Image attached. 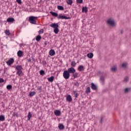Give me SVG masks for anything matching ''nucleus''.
<instances>
[{
    "label": "nucleus",
    "mask_w": 131,
    "mask_h": 131,
    "mask_svg": "<svg viewBox=\"0 0 131 131\" xmlns=\"http://www.w3.org/2000/svg\"><path fill=\"white\" fill-rule=\"evenodd\" d=\"M17 56L18 57H23V52L21 50H19L17 52Z\"/></svg>",
    "instance_id": "nucleus-14"
},
{
    "label": "nucleus",
    "mask_w": 131,
    "mask_h": 131,
    "mask_svg": "<svg viewBox=\"0 0 131 131\" xmlns=\"http://www.w3.org/2000/svg\"><path fill=\"white\" fill-rule=\"evenodd\" d=\"M63 77L64 78V79H69L70 78V74L69 73V72H68L67 70H65L63 72Z\"/></svg>",
    "instance_id": "nucleus-4"
},
{
    "label": "nucleus",
    "mask_w": 131,
    "mask_h": 131,
    "mask_svg": "<svg viewBox=\"0 0 131 131\" xmlns=\"http://www.w3.org/2000/svg\"><path fill=\"white\" fill-rule=\"evenodd\" d=\"M104 118H105L104 117H103V116L101 117V119H100V120L99 121V122H100V123H101V124H102V123H103V122H104Z\"/></svg>",
    "instance_id": "nucleus-32"
},
{
    "label": "nucleus",
    "mask_w": 131,
    "mask_h": 131,
    "mask_svg": "<svg viewBox=\"0 0 131 131\" xmlns=\"http://www.w3.org/2000/svg\"><path fill=\"white\" fill-rule=\"evenodd\" d=\"M73 77H74V78H77V77H78V73H74L73 74Z\"/></svg>",
    "instance_id": "nucleus-28"
},
{
    "label": "nucleus",
    "mask_w": 131,
    "mask_h": 131,
    "mask_svg": "<svg viewBox=\"0 0 131 131\" xmlns=\"http://www.w3.org/2000/svg\"><path fill=\"white\" fill-rule=\"evenodd\" d=\"M71 67L74 68V67H75V66H76V62H75V61H73L71 62Z\"/></svg>",
    "instance_id": "nucleus-23"
},
{
    "label": "nucleus",
    "mask_w": 131,
    "mask_h": 131,
    "mask_svg": "<svg viewBox=\"0 0 131 131\" xmlns=\"http://www.w3.org/2000/svg\"><path fill=\"white\" fill-rule=\"evenodd\" d=\"M22 69H23V68H22V66H17L15 67V70L16 71V74L18 75V76H23L24 73L22 71Z\"/></svg>",
    "instance_id": "nucleus-1"
},
{
    "label": "nucleus",
    "mask_w": 131,
    "mask_h": 131,
    "mask_svg": "<svg viewBox=\"0 0 131 131\" xmlns=\"http://www.w3.org/2000/svg\"><path fill=\"white\" fill-rule=\"evenodd\" d=\"M107 23L108 24V25H110V26H112V27H115V26H116L115 21H114V19L112 18H109L107 19Z\"/></svg>",
    "instance_id": "nucleus-3"
},
{
    "label": "nucleus",
    "mask_w": 131,
    "mask_h": 131,
    "mask_svg": "<svg viewBox=\"0 0 131 131\" xmlns=\"http://www.w3.org/2000/svg\"><path fill=\"white\" fill-rule=\"evenodd\" d=\"M5 80H4V79L3 78H0V83H2L3 82H4Z\"/></svg>",
    "instance_id": "nucleus-43"
},
{
    "label": "nucleus",
    "mask_w": 131,
    "mask_h": 131,
    "mask_svg": "<svg viewBox=\"0 0 131 131\" xmlns=\"http://www.w3.org/2000/svg\"><path fill=\"white\" fill-rule=\"evenodd\" d=\"M37 91H41V86H39L37 88Z\"/></svg>",
    "instance_id": "nucleus-46"
},
{
    "label": "nucleus",
    "mask_w": 131,
    "mask_h": 131,
    "mask_svg": "<svg viewBox=\"0 0 131 131\" xmlns=\"http://www.w3.org/2000/svg\"><path fill=\"white\" fill-rule=\"evenodd\" d=\"M13 116H15V115H13Z\"/></svg>",
    "instance_id": "nucleus-50"
},
{
    "label": "nucleus",
    "mask_w": 131,
    "mask_h": 131,
    "mask_svg": "<svg viewBox=\"0 0 131 131\" xmlns=\"http://www.w3.org/2000/svg\"><path fill=\"white\" fill-rule=\"evenodd\" d=\"M54 76H51V77H49V78H48V81H49L50 82H53V81H54Z\"/></svg>",
    "instance_id": "nucleus-17"
},
{
    "label": "nucleus",
    "mask_w": 131,
    "mask_h": 131,
    "mask_svg": "<svg viewBox=\"0 0 131 131\" xmlns=\"http://www.w3.org/2000/svg\"><path fill=\"white\" fill-rule=\"evenodd\" d=\"M122 67L124 69H125V68H126V67H127V63L126 62L123 63L122 64Z\"/></svg>",
    "instance_id": "nucleus-25"
},
{
    "label": "nucleus",
    "mask_w": 131,
    "mask_h": 131,
    "mask_svg": "<svg viewBox=\"0 0 131 131\" xmlns=\"http://www.w3.org/2000/svg\"><path fill=\"white\" fill-rule=\"evenodd\" d=\"M67 101L68 102H72V97H71V95H68L67 97Z\"/></svg>",
    "instance_id": "nucleus-15"
},
{
    "label": "nucleus",
    "mask_w": 131,
    "mask_h": 131,
    "mask_svg": "<svg viewBox=\"0 0 131 131\" xmlns=\"http://www.w3.org/2000/svg\"><path fill=\"white\" fill-rule=\"evenodd\" d=\"M100 80H101V81H104V80H105V78L103 77H101L100 78Z\"/></svg>",
    "instance_id": "nucleus-44"
},
{
    "label": "nucleus",
    "mask_w": 131,
    "mask_h": 131,
    "mask_svg": "<svg viewBox=\"0 0 131 131\" xmlns=\"http://www.w3.org/2000/svg\"><path fill=\"white\" fill-rule=\"evenodd\" d=\"M41 39V36L38 35L36 37V41H39Z\"/></svg>",
    "instance_id": "nucleus-24"
},
{
    "label": "nucleus",
    "mask_w": 131,
    "mask_h": 131,
    "mask_svg": "<svg viewBox=\"0 0 131 131\" xmlns=\"http://www.w3.org/2000/svg\"><path fill=\"white\" fill-rule=\"evenodd\" d=\"M128 79H129V78H128V77H125L124 79V80H123V82H127V81H128Z\"/></svg>",
    "instance_id": "nucleus-33"
},
{
    "label": "nucleus",
    "mask_w": 131,
    "mask_h": 131,
    "mask_svg": "<svg viewBox=\"0 0 131 131\" xmlns=\"http://www.w3.org/2000/svg\"><path fill=\"white\" fill-rule=\"evenodd\" d=\"M38 18V17L37 16H31L29 17V21L31 24L36 25V24H37L36 20Z\"/></svg>",
    "instance_id": "nucleus-2"
},
{
    "label": "nucleus",
    "mask_w": 131,
    "mask_h": 131,
    "mask_svg": "<svg viewBox=\"0 0 131 131\" xmlns=\"http://www.w3.org/2000/svg\"><path fill=\"white\" fill-rule=\"evenodd\" d=\"M0 121H5V116L4 115L0 116Z\"/></svg>",
    "instance_id": "nucleus-31"
},
{
    "label": "nucleus",
    "mask_w": 131,
    "mask_h": 131,
    "mask_svg": "<svg viewBox=\"0 0 131 131\" xmlns=\"http://www.w3.org/2000/svg\"><path fill=\"white\" fill-rule=\"evenodd\" d=\"M58 10H59L60 11H64V7L62 6H57Z\"/></svg>",
    "instance_id": "nucleus-27"
},
{
    "label": "nucleus",
    "mask_w": 131,
    "mask_h": 131,
    "mask_svg": "<svg viewBox=\"0 0 131 131\" xmlns=\"http://www.w3.org/2000/svg\"><path fill=\"white\" fill-rule=\"evenodd\" d=\"M14 21H15V19L12 17H9L7 19V22H8V23H13Z\"/></svg>",
    "instance_id": "nucleus-11"
},
{
    "label": "nucleus",
    "mask_w": 131,
    "mask_h": 131,
    "mask_svg": "<svg viewBox=\"0 0 131 131\" xmlns=\"http://www.w3.org/2000/svg\"><path fill=\"white\" fill-rule=\"evenodd\" d=\"M27 117H28V120H29L30 118L32 117V115H31V113L30 112L28 113Z\"/></svg>",
    "instance_id": "nucleus-29"
},
{
    "label": "nucleus",
    "mask_w": 131,
    "mask_h": 131,
    "mask_svg": "<svg viewBox=\"0 0 131 131\" xmlns=\"http://www.w3.org/2000/svg\"><path fill=\"white\" fill-rule=\"evenodd\" d=\"M116 69H117V68L116 67V66H114L111 68V70L112 71H113V72H114L115 71H116Z\"/></svg>",
    "instance_id": "nucleus-35"
},
{
    "label": "nucleus",
    "mask_w": 131,
    "mask_h": 131,
    "mask_svg": "<svg viewBox=\"0 0 131 131\" xmlns=\"http://www.w3.org/2000/svg\"><path fill=\"white\" fill-rule=\"evenodd\" d=\"M50 13L53 16V17H58V13L53 11H51Z\"/></svg>",
    "instance_id": "nucleus-22"
},
{
    "label": "nucleus",
    "mask_w": 131,
    "mask_h": 131,
    "mask_svg": "<svg viewBox=\"0 0 131 131\" xmlns=\"http://www.w3.org/2000/svg\"><path fill=\"white\" fill-rule=\"evenodd\" d=\"M78 4H82L83 3V0H76Z\"/></svg>",
    "instance_id": "nucleus-40"
},
{
    "label": "nucleus",
    "mask_w": 131,
    "mask_h": 131,
    "mask_svg": "<svg viewBox=\"0 0 131 131\" xmlns=\"http://www.w3.org/2000/svg\"><path fill=\"white\" fill-rule=\"evenodd\" d=\"M77 70H78V71H83V70H84V67L82 65L79 66Z\"/></svg>",
    "instance_id": "nucleus-12"
},
{
    "label": "nucleus",
    "mask_w": 131,
    "mask_h": 131,
    "mask_svg": "<svg viewBox=\"0 0 131 131\" xmlns=\"http://www.w3.org/2000/svg\"><path fill=\"white\" fill-rule=\"evenodd\" d=\"M17 4H19V5H21L22 4V1L21 0H16Z\"/></svg>",
    "instance_id": "nucleus-42"
},
{
    "label": "nucleus",
    "mask_w": 131,
    "mask_h": 131,
    "mask_svg": "<svg viewBox=\"0 0 131 131\" xmlns=\"http://www.w3.org/2000/svg\"><path fill=\"white\" fill-rule=\"evenodd\" d=\"M87 57H88V58L90 59H92V58L94 57V54H93V53H88L87 54Z\"/></svg>",
    "instance_id": "nucleus-20"
},
{
    "label": "nucleus",
    "mask_w": 131,
    "mask_h": 131,
    "mask_svg": "<svg viewBox=\"0 0 131 131\" xmlns=\"http://www.w3.org/2000/svg\"><path fill=\"white\" fill-rule=\"evenodd\" d=\"M6 89L8 90H12V86L11 85H8L6 87Z\"/></svg>",
    "instance_id": "nucleus-37"
},
{
    "label": "nucleus",
    "mask_w": 131,
    "mask_h": 131,
    "mask_svg": "<svg viewBox=\"0 0 131 131\" xmlns=\"http://www.w3.org/2000/svg\"><path fill=\"white\" fill-rule=\"evenodd\" d=\"M29 95L30 97H33V96H35V95H36V93L34 91L30 92Z\"/></svg>",
    "instance_id": "nucleus-21"
},
{
    "label": "nucleus",
    "mask_w": 131,
    "mask_h": 131,
    "mask_svg": "<svg viewBox=\"0 0 131 131\" xmlns=\"http://www.w3.org/2000/svg\"><path fill=\"white\" fill-rule=\"evenodd\" d=\"M42 64L43 65H46V64H47V62H46V61H45V60H43L42 62Z\"/></svg>",
    "instance_id": "nucleus-45"
},
{
    "label": "nucleus",
    "mask_w": 131,
    "mask_h": 131,
    "mask_svg": "<svg viewBox=\"0 0 131 131\" xmlns=\"http://www.w3.org/2000/svg\"><path fill=\"white\" fill-rule=\"evenodd\" d=\"M54 32L55 34H58V33H59V29L58 28L54 29Z\"/></svg>",
    "instance_id": "nucleus-30"
},
{
    "label": "nucleus",
    "mask_w": 131,
    "mask_h": 131,
    "mask_svg": "<svg viewBox=\"0 0 131 131\" xmlns=\"http://www.w3.org/2000/svg\"><path fill=\"white\" fill-rule=\"evenodd\" d=\"M82 12L83 13H88V7H83L82 8Z\"/></svg>",
    "instance_id": "nucleus-18"
},
{
    "label": "nucleus",
    "mask_w": 131,
    "mask_h": 131,
    "mask_svg": "<svg viewBox=\"0 0 131 131\" xmlns=\"http://www.w3.org/2000/svg\"><path fill=\"white\" fill-rule=\"evenodd\" d=\"M28 61L29 62H31V59L29 58V59H28Z\"/></svg>",
    "instance_id": "nucleus-47"
},
{
    "label": "nucleus",
    "mask_w": 131,
    "mask_h": 131,
    "mask_svg": "<svg viewBox=\"0 0 131 131\" xmlns=\"http://www.w3.org/2000/svg\"><path fill=\"white\" fill-rule=\"evenodd\" d=\"M5 33L6 35H7V36H9V35H11V33L10 32V30H6L5 31Z\"/></svg>",
    "instance_id": "nucleus-19"
},
{
    "label": "nucleus",
    "mask_w": 131,
    "mask_h": 131,
    "mask_svg": "<svg viewBox=\"0 0 131 131\" xmlns=\"http://www.w3.org/2000/svg\"><path fill=\"white\" fill-rule=\"evenodd\" d=\"M14 58H10L8 61H6V64L8 66H11V65H12V64H13V63H14Z\"/></svg>",
    "instance_id": "nucleus-6"
},
{
    "label": "nucleus",
    "mask_w": 131,
    "mask_h": 131,
    "mask_svg": "<svg viewBox=\"0 0 131 131\" xmlns=\"http://www.w3.org/2000/svg\"><path fill=\"white\" fill-rule=\"evenodd\" d=\"M91 89L94 91H96V90H97V86H96L94 83H91Z\"/></svg>",
    "instance_id": "nucleus-16"
},
{
    "label": "nucleus",
    "mask_w": 131,
    "mask_h": 131,
    "mask_svg": "<svg viewBox=\"0 0 131 131\" xmlns=\"http://www.w3.org/2000/svg\"><path fill=\"white\" fill-rule=\"evenodd\" d=\"M20 47H22L23 46V43L19 44Z\"/></svg>",
    "instance_id": "nucleus-49"
},
{
    "label": "nucleus",
    "mask_w": 131,
    "mask_h": 131,
    "mask_svg": "<svg viewBox=\"0 0 131 131\" xmlns=\"http://www.w3.org/2000/svg\"><path fill=\"white\" fill-rule=\"evenodd\" d=\"M50 27H52V28H54V29H55L56 28H58L59 25H58V24L53 23L50 25Z\"/></svg>",
    "instance_id": "nucleus-8"
},
{
    "label": "nucleus",
    "mask_w": 131,
    "mask_h": 131,
    "mask_svg": "<svg viewBox=\"0 0 131 131\" xmlns=\"http://www.w3.org/2000/svg\"><path fill=\"white\" fill-rule=\"evenodd\" d=\"M85 93L88 94H90L91 93V88L88 87L85 90Z\"/></svg>",
    "instance_id": "nucleus-26"
},
{
    "label": "nucleus",
    "mask_w": 131,
    "mask_h": 131,
    "mask_svg": "<svg viewBox=\"0 0 131 131\" xmlns=\"http://www.w3.org/2000/svg\"><path fill=\"white\" fill-rule=\"evenodd\" d=\"M129 91H130V89H129V88H126V89H125V90H124V92H125V93H128V92H129Z\"/></svg>",
    "instance_id": "nucleus-39"
},
{
    "label": "nucleus",
    "mask_w": 131,
    "mask_h": 131,
    "mask_svg": "<svg viewBox=\"0 0 131 131\" xmlns=\"http://www.w3.org/2000/svg\"><path fill=\"white\" fill-rule=\"evenodd\" d=\"M40 75H43L45 74V71L40 70L39 72Z\"/></svg>",
    "instance_id": "nucleus-41"
},
{
    "label": "nucleus",
    "mask_w": 131,
    "mask_h": 131,
    "mask_svg": "<svg viewBox=\"0 0 131 131\" xmlns=\"http://www.w3.org/2000/svg\"><path fill=\"white\" fill-rule=\"evenodd\" d=\"M43 29H42L41 30H40L39 31H38V33L39 34H42L43 33Z\"/></svg>",
    "instance_id": "nucleus-38"
},
{
    "label": "nucleus",
    "mask_w": 131,
    "mask_h": 131,
    "mask_svg": "<svg viewBox=\"0 0 131 131\" xmlns=\"http://www.w3.org/2000/svg\"><path fill=\"white\" fill-rule=\"evenodd\" d=\"M67 3L68 5L71 6L72 5V0H67Z\"/></svg>",
    "instance_id": "nucleus-34"
},
{
    "label": "nucleus",
    "mask_w": 131,
    "mask_h": 131,
    "mask_svg": "<svg viewBox=\"0 0 131 131\" xmlns=\"http://www.w3.org/2000/svg\"><path fill=\"white\" fill-rule=\"evenodd\" d=\"M13 116H15V115H13Z\"/></svg>",
    "instance_id": "nucleus-51"
},
{
    "label": "nucleus",
    "mask_w": 131,
    "mask_h": 131,
    "mask_svg": "<svg viewBox=\"0 0 131 131\" xmlns=\"http://www.w3.org/2000/svg\"><path fill=\"white\" fill-rule=\"evenodd\" d=\"M57 18H58V19H64V20H69V19H71V17H67V16H66L62 15V14H59V15L57 16Z\"/></svg>",
    "instance_id": "nucleus-5"
},
{
    "label": "nucleus",
    "mask_w": 131,
    "mask_h": 131,
    "mask_svg": "<svg viewBox=\"0 0 131 131\" xmlns=\"http://www.w3.org/2000/svg\"><path fill=\"white\" fill-rule=\"evenodd\" d=\"M47 45H48V43H47V41H45V46H47Z\"/></svg>",
    "instance_id": "nucleus-48"
},
{
    "label": "nucleus",
    "mask_w": 131,
    "mask_h": 131,
    "mask_svg": "<svg viewBox=\"0 0 131 131\" xmlns=\"http://www.w3.org/2000/svg\"><path fill=\"white\" fill-rule=\"evenodd\" d=\"M54 114L56 116H60V115H61V111L59 110H56L54 111Z\"/></svg>",
    "instance_id": "nucleus-13"
},
{
    "label": "nucleus",
    "mask_w": 131,
    "mask_h": 131,
    "mask_svg": "<svg viewBox=\"0 0 131 131\" xmlns=\"http://www.w3.org/2000/svg\"><path fill=\"white\" fill-rule=\"evenodd\" d=\"M68 72L70 74H73V73H75V69L74 68L71 67L69 68L67 70Z\"/></svg>",
    "instance_id": "nucleus-7"
},
{
    "label": "nucleus",
    "mask_w": 131,
    "mask_h": 131,
    "mask_svg": "<svg viewBox=\"0 0 131 131\" xmlns=\"http://www.w3.org/2000/svg\"><path fill=\"white\" fill-rule=\"evenodd\" d=\"M74 95H75V97L77 98L78 97V93L76 91H73Z\"/></svg>",
    "instance_id": "nucleus-36"
},
{
    "label": "nucleus",
    "mask_w": 131,
    "mask_h": 131,
    "mask_svg": "<svg viewBox=\"0 0 131 131\" xmlns=\"http://www.w3.org/2000/svg\"><path fill=\"white\" fill-rule=\"evenodd\" d=\"M49 54L50 55V56H55V55L56 54V52H55V50L51 49L50 51L49 52Z\"/></svg>",
    "instance_id": "nucleus-9"
},
{
    "label": "nucleus",
    "mask_w": 131,
    "mask_h": 131,
    "mask_svg": "<svg viewBox=\"0 0 131 131\" xmlns=\"http://www.w3.org/2000/svg\"><path fill=\"white\" fill-rule=\"evenodd\" d=\"M58 128L60 130H63V129L65 128V126H64V125H63V124L59 123L58 124Z\"/></svg>",
    "instance_id": "nucleus-10"
}]
</instances>
